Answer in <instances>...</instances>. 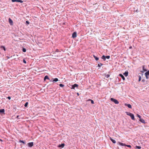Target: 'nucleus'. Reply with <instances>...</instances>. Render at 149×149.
Wrapping results in <instances>:
<instances>
[{
    "mask_svg": "<svg viewBox=\"0 0 149 149\" xmlns=\"http://www.w3.org/2000/svg\"><path fill=\"white\" fill-rule=\"evenodd\" d=\"M93 57L96 61H98L99 60V58L93 55Z\"/></svg>",
    "mask_w": 149,
    "mask_h": 149,
    "instance_id": "f3484780",
    "label": "nucleus"
},
{
    "mask_svg": "<svg viewBox=\"0 0 149 149\" xmlns=\"http://www.w3.org/2000/svg\"><path fill=\"white\" fill-rule=\"evenodd\" d=\"M131 47H130V48H131Z\"/></svg>",
    "mask_w": 149,
    "mask_h": 149,
    "instance_id": "c03bdc74",
    "label": "nucleus"
},
{
    "mask_svg": "<svg viewBox=\"0 0 149 149\" xmlns=\"http://www.w3.org/2000/svg\"><path fill=\"white\" fill-rule=\"evenodd\" d=\"M7 98L9 100V96L8 97H7Z\"/></svg>",
    "mask_w": 149,
    "mask_h": 149,
    "instance_id": "ea45409f",
    "label": "nucleus"
},
{
    "mask_svg": "<svg viewBox=\"0 0 149 149\" xmlns=\"http://www.w3.org/2000/svg\"><path fill=\"white\" fill-rule=\"evenodd\" d=\"M22 51L24 52H25L26 51V49L25 48H23L22 49Z\"/></svg>",
    "mask_w": 149,
    "mask_h": 149,
    "instance_id": "72a5a7b5",
    "label": "nucleus"
},
{
    "mask_svg": "<svg viewBox=\"0 0 149 149\" xmlns=\"http://www.w3.org/2000/svg\"><path fill=\"white\" fill-rule=\"evenodd\" d=\"M136 148H137L138 149H140L141 148V147L140 146H136Z\"/></svg>",
    "mask_w": 149,
    "mask_h": 149,
    "instance_id": "c85d7f7f",
    "label": "nucleus"
},
{
    "mask_svg": "<svg viewBox=\"0 0 149 149\" xmlns=\"http://www.w3.org/2000/svg\"><path fill=\"white\" fill-rule=\"evenodd\" d=\"M77 37V33L76 32H74L72 34V37L74 38Z\"/></svg>",
    "mask_w": 149,
    "mask_h": 149,
    "instance_id": "20e7f679",
    "label": "nucleus"
},
{
    "mask_svg": "<svg viewBox=\"0 0 149 149\" xmlns=\"http://www.w3.org/2000/svg\"><path fill=\"white\" fill-rule=\"evenodd\" d=\"M130 116L131 117L132 119L133 120H135V118L134 117V115L132 113L130 115Z\"/></svg>",
    "mask_w": 149,
    "mask_h": 149,
    "instance_id": "423d86ee",
    "label": "nucleus"
},
{
    "mask_svg": "<svg viewBox=\"0 0 149 149\" xmlns=\"http://www.w3.org/2000/svg\"><path fill=\"white\" fill-rule=\"evenodd\" d=\"M58 81V79H57V78H56L54 79H53V81L56 82V81Z\"/></svg>",
    "mask_w": 149,
    "mask_h": 149,
    "instance_id": "6ab92c4d",
    "label": "nucleus"
},
{
    "mask_svg": "<svg viewBox=\"0 0 149 149\" xmlns=\"http://www.w3.org/2000/svg\"><path fill=\"white\" fill-rule=\"evenodd\" d=\"M5 110L4 109H1L0 110V113H2L4 112Z\"/></svg>",
    "mask_w": 149,
    "mask_h": 149,
    "instance_id": "4468645a",
    "label": "nucleus"
},
{
    "mask_svg": "<svg viewBox=\"0 0 149 149\" xmlns=\"http://www.w3.org/2000/svg\"><path fill=\"white\" fill-rule=\"evenodd\" d=\"M23 62L25 63H26V61L25 60H24V59L23 60Z\"/></svg>",
    "mask_w": 149,
    "mask_h": 149,
    "instance_id": "58836bf2",
    "label": "nucleus"
},
{
    "mask_svg": "<svg viewBox=\"0 0 149 149\" xmlns=\"http://www.w3.org/2000/svg\"><path fill=\"white\" fill-rule=\"evenodd\" d=\"M0 141H2V140L1 139H0Z\"/></svg>",
    "mask_w": 149,
    "mask_h": 149,
    "instance_id": "79ce46f5",
    "label": "nucleus"
},
{
    "mask_svg": "<svg viewBox=\"0 0 149 149\" xmlns=\"http://www.w3.org/2000/svg\"><path fill=\"white\" fill-rule=\"evenodd\" d=\"M8 22H9V18H8Z\"/></svg>",
    "mask_w": 149,
    "mask_h": 149,
    "instance_id": "a19ab883",
    "label": "nucleus"
},
{
    "mask_svg": "<svg viewBox=\"0 0 149 149\" xmlns=\"http://www.w3.org/2000/svg\"><path fill=\"white\" fill-rule=\"evenodd\" d=\"M118 143L119 145H120L121 146H126V144H124L123 143H120V142H119Z\"/></svg>",
    "mask_w": 149,
    "mask_h": 149,
    "instance_id": "dca6fc26",
    "label": "nucleus"
},
{
    "mask_svg": "<svg viewBox=\"0 0 149 149\" xmlns=\"http://www.w3.org/2000/svg\"><path fill=\"white\" fill-rule=\"evenodd\" d=\"M26 23L27 24H29V22L28 21H26Z\"/></svg>",
    "mask_w": 149,
    "mask_h": 149,
    "instance_id": "c9c22d12",
    "label": "nucleus"
},
{
    "mask_svg": "<svg viewBox=\"0 0 149 149\" xmlns=\"http://www.w3.org/2000/svg\"><path fill=\"white\" fill-rule=\"evenodd\" d=\"M110 76V75H109V74H107L106 76H105V77L107 78H109Z\"/></svg>",
    "mask_w": 149,
    "mask_h": 149,
    "instance_id": "2f4dec72",
    "label": "nucleus"
},
{
    "mask_svg": "<svg viewBox=\"0 0 149 149\" xmlns=\"http://www.w3.org/2000/svg\"><path fill=\"white\" fill-rule=\"evenodd\" d=\"M119 75L121 77L122 79L123 80H125V78L124 76L123 75L121 74H120Z\"/></svg>",
    "mask_w": 149,
    "mask_h": 149,
    "instance_id": "1a4fd4ad",
    "label": "nucleus"
},
{
    "mask_svg": "<svg viewBox=\"0 0 149 149\" xmlns=\"http://www.w3.org/2000/svg\"><path fill=\"white\" fill-rule=\"evenodd\" d=\"M139 121L143 123H145V121L144 120L140 118L139 120Z\"/></svg>",
    "mask_w": 149,
    "mask_h": 149,
    "instance_id": "ddd939ff",
    "label": "nucleus"
},
{
    "mask_svg": "<svg viewBox=\"0 0 149 149\" xmlns=\"http://www.w3.org/2000/svg\"><path fill=\"white\" fill-rule=\"evenodd\" d=\"M17 2H19L21 3H22L23 2V1L21 0H17Z\"/></svg>",
    "mask_w": 149,
    "mask_h": 149,
    "instance_id": "393cba45",
    "label": "nucleus"
},
{
    "mask_svg": "<svg viewBox=\"0 0 149 149\" xmlns=\"http://www.w3.org/2000/svg\"><path fill=\"white\" fill-rule=\"evenodd\" d=\"M59 86L61 87H63L64 86V85L62 84H59Z\"/></svg>",
    "mask_w": 149,
    "mask_h": 149,
    "instance_id": "a878e982",
    "label": "nucleus"
},
{
    "mask_svg": "<svg viewBox=\"0 0 149 149\" xmlns=\"http://www.w3.org/2000/svg\"><path fill=\"white\" fill-rule=\"evenodd\" d=\"M33 143L32 142L29 143H28V145L29 147H32L33 146Z\"/></svg>",
    "mask_w": 149,
    "mask_h": 149,
    "instance_id": "39448f33",
    "label": "nucleus"
},
{
    "mask_svg": "<svg viewBox=\"0 0 149 149\" xmlns=\"http://www.w3.org/2000/svg\"><path fill=\"white\" fill-rule=\"evenodd\" d=\"M126 113H127V114L129 116H130V114H132V113L128 112H126Z\"/></svg>",
    "mask_w": 149,
    "mask_h": 149,
    "instance_id": "bb28decb",
    "label": "nucleus"
},
{
    "mask_svg": "<svg viewBox=\"0 0 149 149\" xmlns=\"http://www.w3.org/2000/svg\"><path fill=\"white\" fill-rule=\"evenodd\" d=\"M142 82L144 83V85H146L147 84V81L144 79H142Z\"/></svg>",
    "mask_w": 149,
    "mask_h": 149,
    "instance_id": "6e6552de",
    "label": "nucleus"
},
{
    "mask_svg": "<svg viewBox=\"0 0 149 149\" xmlns=\"http://www.w3.org/2000/svg\"><path fill=\"white\" fill-rule=\"evenodd\" d=\"M110 139L113 143H116V141L114 139H113L111 137H110Z\"/></svg>",
    "mask_w": 149,
    "mask_h": 149,
    "instance_id": "9b49d317",
    "label": "nucleus"
},
{
    "mask_svg": "<svg viewBox=\"0 0 149 149\" xmlns=\"http://www.w3.org/2000/svg\"><path fill=\"white\" fill-rule=\"evenodd\" d=\"M13 2H17V0H11Z\"/></svg>",
    "mask_w": 149,
    "mask_h": 149,
    "instance_id": "4c0bfd02",
    "label": "nucleus"
},
{
    "mask_svg": "<svg viewBox=\"0 0 149 149\" xmlns=\"http://www.w3.org/2000/svg\"><path fill=\"white\" fill-rule=\"evenodd\" d=\"M19 142H20V143H24V144H25V142L24 141H22V140H19Z\"/></svg>",
    "mask_w": 149,
    "mask_h": 149,
    "instance_id": "4be33fe9",
    "label": "nucleus"
},
{
    "mask_svg": "<svg viewBox=\"0 0 149 149\" xmlns=\"http://www.w3.org/2000/svg\"><path fill=\"white\" fill-rule=\"evenodd\" d=\"M1 48L3 49L5 51H6V48L4 46H1Z\"/></svg>",
    "mask_w": 149,
    "mask_h": 149,
    "instance_id": "412c9836",
    "label": "nucleus"
},
{
    "mask_svg": "<svg viewBox=\"0 0 149 149\" xmlns=\"http://www.w3.org/2000/svg\"><path fill=\"white\" fill-rule=\"evenodd\" d=\"M137 116L140 118H140H141V116L140 115H139L138 114H137Z\"/></svg>",
    "mask_w": 149,
    "mask_h": 149,
    "instance_id": "f704fd0d",
    "label": "nucleus"
},
{
    "mask_svg": "<svg viewBox=\"0 0 149 149\" xmlns=\"http://www.w3.org/2000/svg\"><path fill=\"white\" fill-rule=\"evenodd\" d=\"M18 117H19V116H17V118H18Z\"/></svg>",
    "mask_w": 149,
    "mask_h": 149,
    "instance_id": "37998d69",
    "label": "nucleus"
},
{
    "mask_svg": "<svg viewBox=\"0 0 149 149\" xmlns=\"http://www.w3.org/2000/svg\"><path fill=\"white\" fill-rule=\"evenodd\" d=\"M64 146H65L64 144L62 143L61 144H60V145H58V147H59V148H60V147L63 148L64 147Z\"/></svg>",
    "mask_w": 149,
    "mask_h": 149,
    "instance_id": "9d476101",
    "label": "nucleus"
},
{
    "mask_svg": "<svg viewBox=\"0 0 149 149\" xmlns=\"http://www.w3.org/2000/svg\"><path fill=\"white\" fill-rule=\"evenodd\" d=\"M13 21L10 18V24L11 25H13Z\"/></svg>",
    "mask_w": 149,
    "mask_h": 149,
    "instance_id": "aec40b11",
    "label": "nucleus"
},
{
    "mask_svg": "<svg viewBox=\"0 0 149 149\" xmlns=\"http://www.w3.org/2000/svg\"><path fill=\"white\" fill-rule=\"evenodd\" d=\"M141 77L140 76H139V81H141Z\"/></svg>",
    "mask_w": 149,
    "mask_h": 149,
    "instance_id": "c756f323",
    "label": "nucleus"
},
{
    "mask_svg": "<svg viewBox=\"0 0 149 149\" xmlns=\"http://www.w3.org/2000/svg\"><path fill=\"white\" fill-rule=\"evenodd\" d=\"M88 101H91V103L92 104H93L94 103L93 101L92 100L89 99Z\"/></svg>",
    "mask_w": 149,
    "mask_h": 149,
    "instance_id": "b1692460",
    "label": "nucleus"
},
{
    "mask_svg": "<svg viewBox=\"0 0 149 149\" xmlns=\"http://www.w3.org/2000/svg\"><path fill=\"white\" fill-rule=\"evenodd\" d=\"M106 58H107V59H109L110 58V56H105Z\"/></svg>",
    "mask_w": 149,
    "mask_h": 149,
    "instance_id": "7c9ffc66",
    "label": "nucleus"
},
{
    "mask_svg": "<svg viewBox=\"0 0 149 149\" xmlns=\"http://www.w3.org/2000/svg\"><path fill=\"white\" fill-rule=\"evenodd\" d=\"M28 104V102H26L24 104V106L25 107H26L27 106Z\"/></svg>",
    "mask_w": 149,
    "mask_h": 149,
    "instance_id": "cd10ccee",
    "label": "nucleus"
},
{
    "mask_svg": "<svg viewBox=\"0 0 149 149\" xmlns=\"http://www.w3.org/2000/svg\"><path fill=\"white\" fill-rule=\"evenodd\" d=\"M125 106L128 107L130 108H132V106L130 104H128L126 103L125 104Z\"/></svg>",
    "mask_w": 149,
    "mask_h": 149,
    "instance_id": "0eeeda50",
    "label": "nucleus"
},
{
    "mask_svg": "<svg viewBox=\"0 0 149 149\" xmlns=\"http://www.w3.org/2000/svg\"><path fill=\"white\" fill-rule=\"evenodd\" d=\"M125 146H127V147H129V148H131V146L130 145H127L126 144Z\"/></svg>",
    "mask_w": 149,
    "mask_h": 149,
    "instance_id": "473e14b6",
    "label": "nucleus"
},
{
    "mask_svg": "<svg viewBox=\"0 0 149 149\" xmlns=\"http://www.w3.org/2000/svg\"><path fill=\"white\" fill-rule=\"evenodd\" d=\"M102 65H103V64L102 63H98V66L99 67H100Z\"/></svg>",
    "mask_w": 149,
    "mask_h": 149,
    "instance_id": "5701e85b",
    "label": "nucleus"
},
{
    "mask_svg": "<svg viewBox=\"0 0 149 149\" xmlns=\"http://www.w3.org/2000/svg\"><path fill=\"white\" fill-rule=\"evenodd\" d=\"M145 75L146 79H148V76H149V70L145 73Z\"/></svg>",
    "mask_w": 149,
    "mask_h": 149,
    "instance_id": "f03ea898",
    "label": "nucleus"
},
{
    "mask_svg": "<svg viewBox=\"0 0 149 149\" xmlns=\"http://www.w3.org/2000/svg\"><path fill=\"white\" fill-rule=\"evenodd\" d=\"M123 74L126 77L128 75V72L127 71V72H125L123 73Z\"/></svg>",
    "mask_w": 149,
    "mask_h": 149,
    "instance_id": "f8f14e48",
    "label": "nucleus"
},
{
    "mask_svg": "<svg viewBox=\"0 0 149 149\" xmlns=\"http://www.w3.org/2000/svg\"><path fill=\"white\" fill-rule=\"evenodd\" d=\"M144 66H143V70L144 71H147V70H145V69H144Z\"/></svg>",
    "mask_w": 149,
    "mask_h": 149,
    "instance_id": "e433bc0d",
    "label": "nucleus"
},
{
    "mask_svg": "<svg viewBox=\"0 0 149 149\" xmlns=\"http://www.w3.org/2000/svg\"><path fill=\"white\" fill-rule=\"evenodd\" d=\"M102 58L103 59L104 61H105L106 60V57L104 55H103L102 57Z\"/></svg>",
    "mask_w": 149,
    "mask_h": 149,
    "instance_id": "a211bd4d",
    "label": "nucleus"
},
{
    "mask_svg": "<svg viewBox=\"0 0 149 149\" xmlns=\"http://www.w3.org/2000/svg\"><path fill=\"white\" fill-rule=\"evenodd\" d=\"M111 101L113 102L116 104H118L119 103V102L117 100L113 98H111Z\"/></svg>",
    "mask_w": 149,
    "mask_h": 149,
    "instance_id": "f257e3e1",
    "label": "nucleus"
},
{
    "mask_svg": "<svg viewBox=\"0 0 149 149\" xmlns=\"http://www.w3.org/2000/svg\"><path fill=\"white\" fill-rule=\"evenodd\" d=\"M46 79H49V78L47 76H45L44 78V80H45Z\"/></svg>",
    "mask_w": 149,
    "mask_h": 149,
    "instance_id": "2eb2a0df",
    "label": "nucleus"
},
{
    "mask_svg": "<svg viewBox=\"0 0 149 149\" xmlns=\"http://www.w3.org/2000/svg\"><path fill=\"white\" fill-rule=\"evenodd\" d=\"M78 85L76 84H74L72 86L71 88V89H74L75 87H78Z\"/></svg>",
    "mask_w": 149,
    "mask_h": 149,
    "instance_id": "7ed1b4c3",
    "label": "nucleus"
}]
</instances>
